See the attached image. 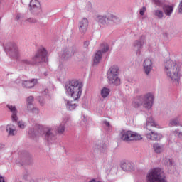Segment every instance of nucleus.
I'll use <instances>...</instances> for the list:
<instances>
[{
    "instance_id": "obj_22",
    "label": "nucleus",
    "mask_w": 182,
    "mask_h": 182,
    "mask_svg": "<svg viewBox=\"0 0 182 182\" xmlns=\"http://www.w3.org/2000/svg\"><path fill=\"white\" fill-rule=\"evenodd\" d=\"M65 104L68 110L70 111L75 110L77 107V105L74 103L73 101H69L68 100H65Z\"/></svg>"
},
{
    "instance_id": "obj_29",
    "label": "nucleus",
    "mask_w": 182,
    "mask_h": 182,
    "mask_svg": "<svg viewBox=\"0 0 182 182\" xmlns=\"http://www.w3.org/2000/svg\"><path fill=\"white\" fill-rule=\"evenodd\" d=\"M131 141H133V140H141L143 139V136H141L139 133L131 131Z\"/></svg>"
},
{
    "instance_id": "obj_1",
    "label": "nucleus",
    "mask_w": 182,
    "mask_h": 182,
    "mask_svg": "<svg viewBox=\"0 0 182 182\" xmlns=\"http://www.w3.org/2000/svg\"><path fill=\"white\" fill-rule=\"evenodd\" d=\"M165 75L169 79L171 83L173 86H178L180 85V77L181 74V65L176 60H167L164 63Z\"/></svg>"
},
{
    "instance_id": "obj_4",
    "label": "nucleus",
    "mask_w": 182,
    "mask_h": 182,
    "mask_svg": "<svg viewBox=\"0 0 182 182\" xmlns=\"http://www.w3.org/2000/svg\"><path fill=\"white\" fill-rule=\"evenodd\" d=\"M42 126H39V129H30L28 130L29 137L31 139H36V137H39L41 136L43 139H45L48 141V143H53L56 140V136L55 134L52 133L53 132V128L47 127V131L45 133H42Z\"/></svg>"
},
{
    "instance_id": "obj_21",
    "label": "nucleus",
    "mask_w": 182,
    "mask_h": 182,
    "mask_svg": "<svg viewBox=\"0 0 182 182\" xmlns=\"http://www.w3.org/2000/svg\"><path fill=\"white\" fill-rule=\"evenodd\" d=\"M6 130L9 136H15L16 134V127L12 124H9L6 126Z\"/></svg>"
},
{
    "instance_id": "obj_28",
    "label": "nucleus",
    "mask_w": 182,
    "mask_h": 182,
    "mask_svg": "<svg viewBox=\"0 0 182 182\" xmlns=\"http://www.w3.org/2000/svg\"><path fill=\"white\" fill-rule=\"evenodd\" d=\"M165 166L168 167V168H171L174 166V159L171 157H166L165 159Z\"/></svg>"
},
{
    "instance_id": "obj_18",
    "label": "nucleus",
    "mask_w": 182,
    "mask_h": 182,
    "mask_svg": "<svg viewBox=\"0 0 182 182\" xmlns=\"http://www.w3.org/2000/svg\"><path fill=\"white\" fill-rule=\"evenodd\" d=\"M119 137L123 141H132V131H121Z\"/></svg>"
},
{
    "instance_id": "obj_23",
    "label": "nucleus",
    "mask_w": 182,
    "mask_h": 182,
    "mask_svg": "<svg viewBox=\"0 0 182 182\" xmlns=\"http://www.w3.org/2000/svg\"><path fill=\"white\" fill-rule=\"evenodd\" d=\"M153 149L157 154H160V153H163L164 151V146L160 145L159 143H154L153 144Z\"/></svg>"
},
{
    "instance_id": "obj_11",
    "label": "nucleus",
    "mask_w": 182,
    "mask_h": 182,
    "mask_svg": "<svg viewBox=\"0 0 182 182\" xmlns=\"http://www.w3.org/2000/svg\"><path fill=\"white\" fill-rule=\"evenodd\" d=\"M101 50H98L95 53L93 61L95 65H97L100 60H102V53H105L109 50V45L107 43L101 44Z\"/></svg>"
},
{
    "instance_id": "obj_19",
    "label": "nucleus",
    "mask_w": 182,
    "mask_h": 182,
    "mask_svg": "<svg viewBox=\"0 0 182 182\" xmlns=\"http://www.w3.org/2000/svg\"><path fill=\"white\" fill-rule=\"evenodd\" d=\"M121 168L124 171H132V170H133V168H134V164H133V163L132 162H122L121 164Z\"/></svg>"
},
{
    "instance_id": "obj_39",
    "label": "nucleus",
    "mask_w": 182,
    "mask_h": 182,
    "mask_svg": "<svg viewBox=\"0 0 182 182\" xmlns=\"http://www.w3.org/2000/svg\"><path fill=\"white\" fill-rule=\"evenodd\" d=\"M80 126H85L86 124V119H85V116L81 117V121L80 122Z\"/></svg>"
},
{
    "instance_id": "obj_42",
    "label": "nucleus",
    "mask_w": 182,
    "mask_h": 182,
    "mask_svg": "<svg viewBox=\"0 0 182 182\" xmlns=\"http://www.w3.org/2000/svg\"><path fill=\"white\" fill-rule=\"evenodd\" d=\"M178 12H179V14H182V0L179 4Z\"/></svg>"
},
{
    "instance_id": "obj_30",
    "label": "nucleus",
    "mask_w": 182,
    "mask_h": 182,
    "mask_svg": "<svg viewBox=\"0 0 182 182\" xmlns=\"http://www.w3.org/2000/svg\"><path fill=\"white\" fill-rule=\"evenodd\" d=\"M153 14L154 16H156V18H159V19H163V17L164 16V13L160 9L154 10Z\"/></svg>"
},
{
    "instance_id": "obj_13",
    "label": "nucleus",
    "mask_w": 182,
    "mask_h": 182,
    "mask_svg": "<svg viewBox=\"0 0 182 182\" xmlns=\"http://www.w3.org/2000/svg\"><path fill=\"white\" fill-rule=\"evenodd\" d=\"M143 70L146 76H150L151 70H153V60L150 58H146L142 64Z\"/></svg>"
},
{
    "instance_id": "obj_2",
    "label": "nucleus",
    "mask_w": 182,
    "mask_h": 182,
    "mask_svg": "<svg viewBox=\"0 0 182 182\" xmlns=\"http://www.w3.org/2000/svg\"><path fill=\"white\" fill-rule=\"evenodd\" d=\"M65 89L68 97H72L73 100H78L83 92V84L77 80H73L65 84Z\"/></svg>"
},
{
    "instance_id": "obj_3",
    "label": "nucleus",
    "mask_w": 182,
    "mask_h": 182,
    "mask_svg": "<svg viewBox=\"0 0 182 182\" xmlns=\"http://www.w3.org/2000/svg\"><path fill=\"white\" fill-rule=\"evenodd\" d=\"M153 103H154V95L148 92L135 97L132 101V106L136 108L143 106L146 110H150L153 107Z\"/></svg>"
},
{
    "instance_id": "obj_27",
    "label": "nucleus",
    "mask_w": 182,
    "mask_h": 182,
    "mask_svg": "<svg viewBox=\"0 0 182 182\" xmlns=\"http://www.w3.org/2000/svg\"><path fill=\"white\" fill-rule=\"evenodd\" d=\"M169 126L173 127L174 126H180V117H176L169 121Z\"/></svg>"
},
{
    "instance_id": "obj_14",
    "label": "nucleus",
    "mask_w": 182,
    "mask_h": 182,
    "mask_svg": "<svg viewBox=\"0 0 182 182\" xmlns=\"http://www.w3.org/2000/svg\"><path fill=\"white\" fill-rule=\"evenodd\" d=\"M30 11L32 14H38V12H41L42 11V9L41 7V2L38 1V0H31L30 1Z\"/></svg>"
},
{
    "instance_id": "obj_48",
    "label": "nucleus",
    "mask_w": 182,
    "mask_h": 182,
    "mask_svg": "<svg viewBox=\"0 0 182 182\" xmlns=\"http://www.w3.org/2000/svg\"><path fill=\"white\" fill-rule=\"evenodd\" d=\"M0 21H1V17H0Z\"/></svg>"
},
{
    "instance_id": "obj_9",
    "label": "nucleus",
    "mask_w": 182,
    "mask_h": 182,
    "mask_svg": "<svg viewBox=\"0 0 182 182\" xmlns=\"http://www.w3.org/2000/svg\"><path fill=\"white\" fill-rule=\"evenodd\" d=\"M120 69L117 65H112L107 71V79L109 85L119 86L120 85V78H119Z\"/></svg>"
},
{
    "instance_id": "obj_34",
    "label": "nucleus",
    "mask_w": 182,
    "mask_h": 182,
    "mask_svg": "<svg viewBox=\"0 0 182 182\" xmlns=\"http://www.w3.org/2000/svg\"><path fill=\"white\" fill-rule=\"evenodd\" d=\"M28 110H31L33 114H39V109L37 107H30V109H28Z\"/></svg>"
},
{
    "instance_id": "obj_8",
    "label": "nucleus",
    "mask_w": 182,
    "mask_h": 182,
    "mask_svg": "<svg viewBox=\"0 0 182 182\" xmlns=\"http://www.w3.org/2000/svg\"><path fill=\"white\" fill-rule=\"evenodd\" d=\"M148 182H167L164 171L160 168H155L151 170L147 174Z\"/></svg>"
},
{
    "instance_id": "obj_35",
    "label": "nucleus",
    "mask_w": 182,
    "mask_h": 182,
    "mask_svg": "<svg viewBox=\"0 0 182 182\" xmlns=\"http://www.w3.org/2000/svg\"><path fill=\"white\" fill-rule=\"evenodd\" d=\"M152 1L155 4V5H157V6H161V5L164 4V0H152Z\"/></svg>"
},
{
    "instance_id": "obj_6",
    "label": "nucleus",
    "mask_w": 182,
    "mask_h": 182,
    "mask_svg": "<svg viewBox=\"0 0 182 182\" xmlns=\"http://www.w3.org/2000/svg\"><path fill=\"white\" fill-rule=\"evenodd\" d=\"M95 21L103 26H110L112 23H119L120 18L113 14L108 13L104 15H98L95 18Z\"/></svg>"
},
{
    "instance_id": "obj_15",
    "label": "nucleus",
    "mask_w": 182,
    "mask_h": 182,
    "mask_svg": "<svg viewBox=\"0 0 182 182\" xmlns=\"http://www.w3.org/2000/svg\"><path fill=\"white\" fill-rule=\"evenodd\" d=\"M87 28H89V20H87V18H84L81 21H80L79 31L81 33H86Z\"/></svg>"
},
{
    "instance_id": "obj_47",
    "label": "nucleus",
    "mask_w": 182,
    "mask_h": 182,
    "mask_svg": "<svg viewBox=\"0 0 182 182\" xmlns=\"http://www.w3.org/2000/svg\"><path fill=\"white\" fill-rule=\"evenodd\" d=\"M16 83H19V82L16 81Z\"/></svg>"
},
{
    "instance_id": "obj_33",
    "label": "nucleus",
    "mask_w": 182,
    "mask_h": 182,
    "mask_svg": "<svg viewBox=\"0 0 182 182\" xmlns=\"http://www.w3.org/2000/svg\"><path fill=\"white\" fill-rule=\"evenodd\" d=\"M172 134H174L176 137L182 139V133L178 129H176L175 131L172 132Z\"/></svg>"
},
{
    "instance_id": "obj_37",
    "label": "nucleus",
    "mask_w": 182,
    "mask_h": 182,
    "mask_svg": "<svg viewBox=\"0 0 182 182\" xmlns=\"http://www.w3.org/2000/svg\"><path fill=\"white\" fill-rule=\"evenodd\" d=\"M18 126L20 129H23L24 127H26V124L23 122V121H19Z\"/></svg>"
},
{
    "instance_id": "obj_7",
    "label": "nucleus",
    "mask_w": 182,
    "mask_h": 182,
    "mask_svg": "<svg viewBox=\"0 0 182 182\" xmlns=\"http://www.w3.org/2000/svg\"><path fill=\"white\" fill-rule=\"evenodd\" d=\"M151 127H158V126L154 119H153V117H150L146 119V129L149 132H146V137L148 140H152L153 141L161 140L163 138V135L151 131Z\"/></svg>"
},
{
    "instance_id": "obj_17",
    "label": "nucleus",
    "mask_w": 182,
    "mask_h": 182,
    "mask_svg": "<svg viewBox=\"0 0 182 182\" xmlns=\"http://www.w3.org/2000/svg\"><path fill=\"white\" fill-rule=\"evenodd\" d=\"M37 84V79H31L30 80H25L22 82V86L26 89H32V87H35Z\"/></svg>"
},
{
    "instance_id": "obj_10",
    "label": "nucleus",
    "mask_w": 182,
    "mask_h": 182,
    "mask_svg": "<svg viewBox=\"0 0 182 182\" xmlns=\"http://www.w3.org/2000/svg\"><path fill=\"white\" fill-rule=\"evenodd\" d=\"M4 51L6 55H9L13 59H18L19 58V48L15 43H7L4 46Z\"/></svg>"
},
{
    "instance_id": "obj_32",
    "label": "nucleus",
    "mask_w": 182,
    "mask_h": 182,
    "mask_svg": "<svg viewBox=\"0 0 182 182\" xmlns=\"http://www.w3.org/2000/svg\"><path fill=\"white\" fill-rule=\"evenodd\" d=\"M146 10H147V9H146L145 6L142 7L141 9H140L139 14L142 16V17H141L142 21L144 20V19H146V17L144 16V14L146 13Z\"/></svg>"
},
{
    "instance_id": "obj_46",
    "label": "nucleus",
    "mask_w": 182,
    "mask_h": 182,
    "mask_svg": "<svg viewBox=\"0 0 182 182\" xmlns=\"http://www.w3.org/2000/svg\"><path fill=\"white\" fill-rule=\"evenodd\" d=\"M45 76H48V74L46 73H44Z\"/></svg>"
},
{
    "instance_id": "obj_31",
    "label": "nucleus",
    "mask_w": 182,
    "mask_h": 182,
    "mask_svg": "<svg viewBox=\"0 0 182 182\" xmlns=\"http://www.w3.org/2000/svg\"><path fill=\"white\" fill-rule=\"evenodd\" d=\"M33 96L31 95L29 97H28L26 102H27V109H31V107L33 106Z\"/></svg>"
},
{
    "instance_id": "obj_36",
    "label": "nucleus",
    "mask_w": 182,
    "mask_h": 182,
    "mask_svg": "<svg viewBox=\"0 0 182 182\" xmlns=\"http://www.w3.org/2000/svg\"><path fill=\"white\" fill-rule=\"evenodd\" d=\"M15 16L16 21H22V19H23V15L21 13H16Z\"/></svg>"
},
{
    "instance_id": "obj_24",
    "label": "nucleus",
    "mask_w": 182,
    "mask_h": 182,
    "mask_svg": "<svg viewBox=\"0 0 182 182\" xmlns=\"http://www.w3.org/2000/svg\"><path fill=\"white\" fill-rule=\"evenodd\" d=\"M66 123H68V119H63L62 124L57 127V133H58V134H63V133H65V124H66Z\"/></svg>"
},
{
    "instance_id": "obj_38",
    "label": "nucleus",
    "mask_w": 182,
    "mask_h": 182,
    "mask_svg": "<svg viewBox=\"0 0 182 182\" xmlns=\"http://www.w3.org/2000/svg\"><path fill=\"white\" fill-rule=\"evenodd\" d=\"M26 21L29 22V23H36L38 22V20L33 18H29Z\"/></svg>"
},
{
    "instance_id": "obj_16",
    "label": "nucleus",
    "mask_w": 182,
    "mask_h": 182,
    "mask_svg": "<svg viewBox=\"0 0 182 182\" xmlns=\"http://www.w3.org/2000/svg\"><path fill=\"white\" fill-rule=\"evenodd\" d=\"M6 107L11 112V119L13 122H18V109H16V107L12 105H7Z\"/></svg>"
},
{
    "instance_id": "obj_20",
    "label": "nucleus",
    "mask_w": 182,
    "mask_h": 182,
    "mask_svg": "<svg viewBox=\"0 0 182 182\" xmlns=\"http://www.w3.org/2000/svg\"><path fill=\"white\" fill-rule=\"evenodd\" d=\"M163 10L166 16H171V14L174 11V5H164Z\"/></svg>"
},
{
    "instance_id": "obj_5",
    "label": "nucleus",
    "mask_w": 182,
    "mask_h": 182,
    "mask_svg": "<svg viewBox=\"0 0 182 182\" xmlns=\"http://www.w3.org/2000/svg\"><path fill=\"white\" fill-rule=\"evenodd\" d=\"M48 51L43 47L38 48L35 55L32 57L31 60L28 58H23L20 60L21 65L23 66H29V65H36L41 62H46V56Z\"/></svg>"
},
{
    "instance_id": "obj_25",
    "label": "nucleus",
    "mask_w": 182,
    "mask_h": 182,
    "mask_svg": "<svg viewBox=\"0 0 182 182\" xmlns=\"http://www.w3.org/2000/svg\"><path fill=\"white\" fill-rule=\"evenodd\" d=\"M110 95V89L104 87L100 91V95L102 99H106V97H109Z\"/></svg>"
},
{
    "instance_id": "obj_40",
    "label": "nucleus",
    "mask_w": 182,
    "mask_h": 182,
    "mask_svg": "<svg viewBox=\"0 0 182 182\" xmlns=\"http://www.w3.org/2000/svg\"><path fill=\"white\" fill-rule=\"evenodd\" d=\"M39 103H40L41 106H44L45 105V100H43V98H42V97H40Z\"/></svg>"
},
{
    "instance_id": "obj_26",
    "label": "nucleus",
    "mask_w": 182,
    "mask_h": 182,
    "mask_svg": "<svg viewBox=\"0 0 182 182\" xmlns=\"http://www.w3.org/2000/svg\"><path fill=\"white\" fill-rule=\"evenodd\" d=\"M73 56V51H72L71 49H65L63 51V59H69V58H72Z\"/></svg>"
},
{
    "instance_id": "obj_12",
    "label": "nucleus",
    "mask_w": 182,
    "mask_h": 182,
    "mask_svg": "<svg viewBox=\"0 0 182 182\" xmlns=\"http://www.w3.org/2000/svg\"><path fill=\"white\" fill-rule=\"evenodd\" d=\"M146 38L142 36L139 40H136L134 41L132 46L134 48V50L136 52L137 55H140L141 53V49L143 46H144V41Z\"/></svg>"
},
{
    "instance_id": "obj_41",
    "label": "nucleus",
    "mask_w": 182,
    "mask_h": 182,
    "mask_svg": "<svg viewBox=\"0 0 182 182\" xmlns=\"http://www.w3.org/2000/svg\"><path fill=\"white\" fill-rule=\"evenodd\" d=\"M103 124L108 127L109 129H110V123L109 122H107V120H104L103 121Z\"/></svg>"
},
{
    "instance_id": "obj_45",
    "label": "nucleus",
    "mask_w": 182,
    "mask_h": 182,
    "mask_svg": "<svg viewBox=\"0 0 182 182\" xmlns=\"http://www.w3.org/2000/svg\"><path fill=\"white\" fill-rule=\"evenodd\" d=\"M0 182H5V178L2 176H0Z\"/></svg>"
},
{
    "instance_id": "obj_44",
    "label": "nucleus",
    "mask_w": 182,
    "mask_h": 182,
    "mask_svg": "<svg viewBox=\"0 0 182 182\" xmlns=\"http://www.w3.org/2000/svg\"><path fill=\"white\" fill-rule=\"evenodd\" d=\"M48 92H49V90L45 89L43 92V95H48Z\"/></svg>"
},
{
    "instance_id": "obj_43",
    "label": "nucleus",
    "mask_w": 182,
    "mask_h": 182,
    "mask_svg": "<svg viewBox=\"0 0 182 182\" xmlns=\"http://www.w3.org/2000/svg\"><path fill=\"white\" fill-rule=\"evenodd\" d=\"M89 44H90L89 41H85V42L84 43V46H85V48H87V47L89 46Z\"/></svg>"
}]
</instances>
